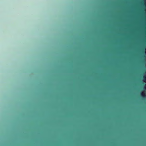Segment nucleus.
<instances>
[{"instance_id":"f03ea898","label":"nucleus","mask_w":146,"mask_h":146,"mask_svg":"<svg viewBox=\"0 0 146 146\" xmlns=\"http://www.w3.org/2000/svg\"><path fill=\"white\" fill-rule=\"evenodd\" d=\"M144 77L145 78V77ZM145 78H146V77H145Z\"/></svg>"},{"instance_id":"f257e3e1","label":"nucleus","mask_w":146,"mask_h":146,"mask_svg":"<svg viewBox=\"0 0 146 146\" xmlns=\"http://www.w3.org/2000/svg\"><path fill=\"white\" fill-rule=\"evenodd\" d=\"M141 96L143 97H144L145 96V94L143 93H142L141 94Z\"/></svg>"}]
</instances>
